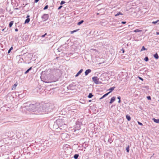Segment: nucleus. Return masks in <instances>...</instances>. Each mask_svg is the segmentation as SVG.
<instances>
[{"label": "nucleus", "instance_id": "1", "mask_svg": "<svg viewBox=\"0 0 159 159\" xmlns=\"http://www.w3.org/2000/svg\"><path fill=\"white\" fill-rule=\"evenodd\" d=\"M92 80L95 84H98V83L99 79L97 77H93L92 78Z\"/></svg>", "mask_w": 159, "mask_h": 159}, {"label": "nucleus", "instance_id": "2", "mask_svg": "<svg viewBox=\"0 0 159 159\" xmlns=\"http://www.w3.org/2000/svg\"><path fill=\"white\" fill-rule=\"evenodd\" d=\"M48 18V15L47 14H44L42 16L43 19H44V20H47Z\"/></svg>", "mask_w": 159, "mask_h": 159}, {"label": "nucleus", "instance_id": "3", "mask_svg": "<svg viewBox=\"0 0 159 159\" xmlns=\"http://www.w3.org/2000/svg\"><path fill=\"white\" fill-rule=\"evenodd\" d=\"M18 85V83L16 82L12 86L11 88V89L13 90L14 89H16V86Z\"/></svg>", "mask_w": 159, "mask_h": 159}, {"label": "nucleus", "instance_id": "4", "mask_svg": "<svg viewBox=\"0 0 159 159\" xmlns=\"http://www.w3.org/2000/svg\"><path fill=\"white\" fill-rule=\"evenodd\" d=\"M115 99L116 97H113L111 98L109 102L111 104L113 102L115 101Z\"/></svg>", "mask_w": 159, "mask_h": 159}, {"label": "nucleus", "instance_id": "5", "mask_svg": "<svg viewBox=\"0 0 159 159\" xmlns=\"http://www.w3.org/2000/svg\"><path fill=\"white\" fill-rule=\"evenodd\" d=\"M91 71V70L89 69L86 70V71L85 72V75H87L89 73H90Z\"/></svg>", "mask_w": 159, "mask_h": 159}, {"label": "nucleus", "instance_id": "6", "mask_svg": "<svg viewBox=\"0 0 159 159\" xmlns=\"http://www.w3.org/2000/svg\"><path fill=\"white\" fill-rule=\"evenodd\" d=\"M83 69H81L76 74V75H75V77L78 76L79 75H80L83 71Z\"/></svg>", "mask_w": 159, "mask_h": 159}, {"label": "nucleus", "instance_id": "7", "mask_svg": "<svg viewBox=\"0 0 159 159\" xmlns=\"http://www.w3.org/2000/svg\"><path fill=\"white\" fill-rule=\"evenodd\" d=\"M152 120L156 123H159V119H156L155 118H153Z\"/></svg>", "mask_w": 159, "mask_h": 159}, {"label": "nucleus", "instance_id": "8", "mask_svg": "<svg viewBox=\"0 0 159 159\" xmlns=\"http://www.w3.org/2000/svg\"><path fill=\"white\" fill-rule=\"evenodd\" d=\"M126 119H127V120L128 121H130V120L131 117L127 115L126 116Z\"/></svg>", "mask_w": 159, "mask_h": 159}, {"label": "nucleus", "instance_id": "9", "mask_svg": "<svg viewBox=\"0 0 159 159\" xmlns=\"http://www.w3.org/2000/svg\"><path fill=\"white\" fill-rule=\"evenodd\" d=\"M32 69V67H30L28 70H27L25 73V74H26L28 73L29 71L31 70Z\"/></svg>", "mask_w": 159, "mask_h": 159}, {"label": "nucleus", "instance_id": "10", "mask_svg": "<svg viewBox=\"0 0 159 159\" xmlns=\"http://www.w3.org/2000/svg\"><path fill=\"white\" fill-rule=\"evenodd\" d=\"M154 57L157 59H158L159 58V56L157 53H156L154 55Z\"/></svg>", "mask_w": 159, "mask_h": 159}, {"label": "nucleus", "instance_id": "11", "mask_svg": "<svg viewBox=\"0 0 159 159\" xmlns=\"http://www.w3.org/2000/svg\"><path fill=\"white\" fill-rule=\"evenodd\" d=\"M30 21V18H28L25 20V24L28 23Z\"/></svg>", "mask_w": 159, "mask_h": 159}, {"label": "nucleus", "instance_id": "12", "mask_svg": "<svg viewBox=\"0 0 159 159\" xmlns=\"http://www.w3.org/2000/svg\"><path fill=\"white\" fill-rule=\"evenodd\" d=\"M13 23L14 21H12L10 22L9 24V26L10 27H11L12 26L13 24Z\"/></svg>", "mask_w": 159, "mask_h": 159}, {"label": "nucleus", "instance_id": "13", "mask_svg": "<svg viewBox=\"0 0 159 159\" xmlns=\"http://www.w3.org/2000/svg\"><path fill=\"white\" fill-rule=\"evenodd\" d=\"M142 31V30H139V29H136L134 30V32L135 33H136L137 32H140Z\"/></svg>", "mask_w": 159, "mask_h": 159}, {"label": "nucleus", "instance_id": "14", "mask_svg": "<svg viewBox=\"0 0 159 159\" xmlns=\"http://www.w3.org/2000/svg\"><path fill=\"white\" fill-rule=\"evenodd\" d=\"M78 157H79L78 154H75L74 155V157L75 159H77L78 158Z\"/></svg>", "mask_w": 159, "mask_h": 159}, {"label": "nucleus", "instance_id": "15", "mask_svg": "<svg viewBox=\"0 0 159 159\" xmlns=\"http://www.w3.org/2000/svg\"><path fill=\"white\" fill-rule=\"evenodd\" d=\"M115 88V87H113L111 88L110 89H109V90L110 91V92H111V91H112Z\"/></svg>", "mask_w": 159, "mask_h": 159}, {"label": "nucleus", "instance_id": "16", "mask_svg": "<svg viewBox=\"0 0 159 159\" xmlns=\"http://www.w3.org/2000/svg\"><path fill=\"white\" fill-rule=\"evenodd\" d=\"M120 15H123V14L121 13L120 12H119L117 14H116L115 15V16H119Z\"/></svg>", "mask_w": 159, "mask_h": 159}, {"label": "nucleus", "instance_id": "17", "mask_svg": "<svg viewBox=\"0 0 159 159\" xmlns=\"http://www.w3.org/2000/svg\"><path fill=\"white\" fill-rule=\"evenodd\" d=\"M111 93V92H109L105 94L104 95H103V96H102V98H104V97H106V96H107V95H108V94L110 93Z\"/></svg>", "mask_w": 159, "mask_h": 159}, {"label": "nucleus", "instance_id": "18", "mask_svg": "<svg viewBox=\"0 0 159 159\" xmlns=\"http://www.w3.org/2000/svg\"><path fill=\"white\" fill-rule=\"evenodd\" d=\"M111 93V92H109L105 94L104 95H103V96H102V98H104V97H106V96H107V95H108V94L110 93Z\"/></svg>", "mask_w": 159, "mask_h": 159}, {"label": "nucleus", "instance_id": "19", "mask_svg": "<svg viewBox=\"0 0 159 159\" xmlns=\"http://www.w3.org/2000/svg\"><path fill=\"white\" fill-rule=\"evenodd\" d=\"M83 22H84V20H81L80 22H79L77 23V25H81V24H82Z\"/></svg>", "mask_w": 159, "mask_h": 159}, {"label": "nucleus", "instance_id": "20", "mask_svg": "<svg viewBox=\"0 0 159 159\" xmlns=\"http://www.w3.org/2000/svg\"><path fill=\"white\" fill-rule=\"evenodd\" d=\"M79 30V29H78V30H75L71 31L70 32V33L71 34H72L73 33H74V32H77V31H78Z\"/></svg>", "mask_w": 159, "mask_h": 159}, {"label": "nucleus", "instance_id": "21", "mask_svg": "<svg viewBox=\"0 0 159 159\" xmlns=\"http://www.w3.org/2000/svg\"><path fill=\"white\" fill-rule=\"evenodd\" d=\"M93 96V95H92V93H89L88 97V98H91Z\"/></svg>", "mask_w": 159, "mask_h": 159}, {"label": "nucleus", "instance_id": "22", "mask_svg": "<svg viewBox=\"0 0 159 159\" xmlns=\"http://www.w3.org/2000/svg\"><path fill=\"white\" fill-rule=\"evenodd\" d=\"M147 50L145 48L144 46H143L142 47L141 49V51H142L143 50Z\"/></svg>", "mask_w": 159, "mask_h": 159}, {"label": "nucleus", "instance_id": "23", "mask_svg": "<svg viewBox=\"0 0 159 159\" xmlns=\"http://www.w3.org/2000/svg\"><path fill=\"white\" fill-rule=\"evenodd\" d=\"M144 60L146 61H148V57H146L144 58Z\"/></svg>", "mask_w": 159, "mask_h": 159}, {"label": "nucleus", "instance_id": "24", "mask_svg": "<svg viewBox=\"0 0 159 159\" xmlns=\"http://www.w3.org/2000/svg\"><path fill=\"white\" fill-rule=\"evenodd\" d=\"M118 99L119 100V101L118 102L120 103V96L118 97H117Z\"/></svg>", "mask_w": 159, "mask_h": 159}, {"label": "nucleus", "instance_id": "25", "mask_svg": "<svg viewBox=\"0 0 159 159\" xmlns=\"http://www.w3.org/2000/svg\"><path fill=\"white\" fill-rule=\"evenodd\" d=\"M126 149L127 152H129V146L127 147Z\"/></svg>", "mask_w": 159, "mask_h": 159}, {"label": "nucleus", "instance_id": "26", "mask_svg": "<svg viewBox=\"0 0 159 159\" xmlns=\"http://www.w3.org/2000/svg\"><path fill=\"white\" fill-rule=\"evenodd\" d=\"M65 3V2L63 1H62L60 3V4L61 5H62L64 3Z\"/></svg>", "mask_w": 159, "mask_h": 159}, {"label": "nucleus", "instance_id": "27", "mask_svg": "<svg viewBox=\"0 0 159 159\" xmlns=\"http://www.w3.org/2000/svg\"><path fill=\"white\" fill-rule=\"evenodd\" d=\"M147 98L148 100H151V98L150 96H147Z\"/></svg>", "mask_w": 159, "mask_h": 159}, {"label": "nucleus", "instance_id": "28", "mask_svg": "<svg viewBox=\"0 0 159 159\" xmlns=\"http://www.w3.org/2000/svg\"><path fill=\"white\" fill-rule=\"evenodd\" d=\"M137 122H138V124L139 125H143V124H142V123H140V122H139V121H138Z\"/></svg>", "mask_w": 159, "mask_h": 159}, {"label": "nucleus", "instance_id": "29", "mask_svg": "<svg viewBox=\"0 0 159 159\" xmlns=\"http://www.w3.org/2000/svg\"><path fill=\"white\" fill-rule=\"evenodd\" d=\"M48 8V6L47 5L44 8V10Z\"/></svg>", "mask_w": 159, "mask_h": 159}, {"label": "nucleus", "instance_id": "30", "mask_svg": "<svg viewBox=\"0 0 159 159\" xmlns=\"http://www.w3.org/2000/svg\"><path fill=\"white\" fill-rule=\"evenodd\" d=\"M46 35H47V33H45L44 34L42 35L41 36V37H42V38H43V37H44Z\"/></svg>", "mask_w": 159, "mask_h": 159}, {"label": "nucleus", "instance_id": "31", "mask_svg": "<svg viewBox=\"0 0 159 159\" xmlns=\"http://www.w3.org/2000/svg\"><path fill=\"white\" fill-rule=\"evenodd\" d=\"M138 78L140 80H141L142 81H143V79H142V78H141L139 76L138 77Z\"/></svg>", "mask_w": 159, "mask_h": 159}, {"label": "nucleus", "instance_id": "32", "mask_svg": "<svg viewBox=\"0 0 159 159\" xmlns=\"http://www.w3.org/2000/svg\"><path fill=\"white\" fill-rule=\"evenodd\" d=\"M126 23V22L125 21H122L121 23L123 24H125Z\"/></svg>", "mask_w": 159, "mask_h": 159}, {"label": "nucleus", "instance_id": "33", "mask_svg": "<svg viewBox=\"0 0 159 159\" xmlns=\"http://www.w3.org/2000/svg\"><path fill=\"white\" fill-rule=\"evenodd\" d=\"M62 7V6H60L58 8V9L59 10V9H60Z\"/></svg>", "mask_w": 159, "mask_h": 159}, {"label": "nucleus", "instance_id": "34", "mask_svg": "<svg viewBox=\"0 0 159 159\" xmlns=\"http://www.w3.org/2000/svg\"><path fill=\"white\" fill-rule=\"evenodd\" d=\"M152 23L154 24H155L157 23V22L156 21H153L152 22Z\"/></svg>", "mask_w": 159, "mask_h": 159}, {"label": "nucleus", "instance_id": "35", "mask_svg": "<svg viewBox=\"0 0 159 159\" xmlns=\"http://www.w3.org/2000/svg\"><path fill=\"white\" fill-rule=\"evenodd\" d=\"M11 51V50L10 49H9V50L8 51V53H10V52Z\"/></svg>", "mask_w": 159, "mask_h": 159}, {"label": "nucleus", "instance_id": "36", "mask_svg": "<svg viewBox=\"0 0 159 159\" xmlns=\"http://www.w3.org/2000/svg\"><path fill=\"white\" fill-rule=\"evenodd\" d=\"M39 0H35V2H37L39 1Z\"/></svg>", "mask_w": 159, "mask_h": 159}, {"label": "nucleus", "instance_id": "37", "mask_svg": "<svg viewBox=\"0 0 159 159\" xmlns=\"http://www.w3.org/2000/svg\"><path fill=\"white\" fill-rule=\"evenodd\" d=\"M156 34L157 35H158L159 34V32H156Z\"/></svg>", "mask_w": 159, "mask_h": 159}, {"label": "nucleus", "instance_id": "38", "mask_svg": "<svg viewBox=\"0 0 159 159\" xmlns=\"http://www.w3.org/2000/svg\"><path fill=\"white\" fill-rule=\"evenodd\" d=\"M12 49H13V47H11L9 49H10L11 50Z\"/></svg>", "mask_w": 159, "mask_h": 159}, {"label": "nucleus", "instance_id": "39", "mask_svg": "<svg viewBox=\"0 0 159 159\" xmlns=\"http://www.w3.org/2000/svg\"><path fill=\"white\" fill-rule=\"evenodd\" d=\"M15 30L16 31H18V30L17 29H15Z\"/></svg>", "mask_w": 159, "mask_h": 159}, {"label": "nucleus", "instance_id": "40", "mask_svg": "<svg viewBox=\"0 0 159 159\" xmlns=\"http://www.w3.org/2000/svg\"><path fill=\"white\" fill-rule=\"evenodd\" d=\"M29 17H30V16L28 15L26 17H27V18H29Z\"/></svg>", "mask_w": 159, "mask_h": 159}, {"label": "nucleus", "instance_id": "41", "mask_svg": "<svg viewBox=\"0 0 159 159\" xmlns=\"http://www.w3.org/2000/svg\"><path fill=\"white\" fill-rule=\"evenodd\" d=\"M102 98V97H101V98H100V100H101V99H102V98Z\"/></svg>", "mask_w": 159, "mask_h": 159}, {"label": "nucleus", "instance_id": "42", "mask_svg": "<svg viewBox=\"0 0 159 159\" xmlns=\"http://www.w3.org/2000/svg\"><path fill=\"white\" fill-rule=\"evenodd\" d=\"M159 21V20H157L156 21L157 22V23Z\"/></svg>", "mask_w": 159, "mask_h": 159}, {"label": "nucleus", "instance_id": "43", "mask_svg": "<svg viewBox=\"0 0 159 159\" xmlns=\"http://www.w3.org/2000/svg\"><path fill=\"white\" fill-rule=\"evenodd\" d=\"M124 50H123V53H124Z\"/></svg>", "mask_w": 159, "mask_h": 159}, {"label": "nucleus", "instance_id": "44", "mask_svg": "<svg viewBox=\"0 0 159 159\" xmlns=\"http://www.w3.org/2000/svg\"><path fill=\"white\" fill-rule=\"evenodd\" d=\"M91 100H90L89 101V102H91Z\"/></svg>", "mask_w": 159, "mask_h": 159}, {"label": "nucleus", "instance_id": "45", "mask_svg": "<svg viewBox=\"0 0 159 159\" xmlns=\"http://www.w3.org/2000/svg\"><path fill=\"white\" fill-rule=\"evenodd\" d=\"M4 29H3V30H2V31H4Z\"/></svg>", "mask_w": 159, "mask_h": 159}]
</instances>
